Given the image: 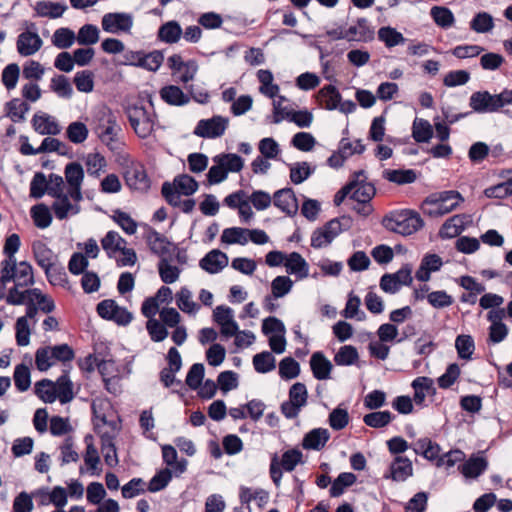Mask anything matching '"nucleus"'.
<instances>
[{
	"instance_id": "f257e3e1",
	"label": "nucleus",
	"mask_w": 512,
	"mask_h": 512,
	"mask_svg": "<svg viewBox=\"0 0 512 512\" xmlns=\"http://www.w3.org/2000/svg\"><path fill=\"white\" fill-rule=\"evenodd\" d=\"M382 225L391 232L408 236L420 230L424 226V221L418 212L405 209L385 215Z\"/></svg>"
},
{
	"instance_id": "f03ea898",
	"label": "nucleus",
	"mask_w": 512,
	"mask_h": 512,
	"mask_svg": "<svg viewBox=\"0 0 512 512\" xmlns=\"http://www.w3.org/2000/svg\"><path fill=\"white\" fill-rule=\"evenodd\" d=\"M462 201H464V198L458 191H442L427 196L423 200L421 208L424 214L430 217H438L455 210Z\"/></svg>"
},
{
	"instance_id": "7ed1b4c3",
	"label": "nucleus",
	"mask_w": 512,
	"mask_h": 512,
	"mask_svg": "<svg viewBox=\"0 0 512 512\" xmlns=\"http://www.w3.org/2000/svg\"><path fill=\"white\" fill-rule=\"evenodd\" d=\"M375 194V185L367 181L365 172H354V212L363 217L371 215L374 211L371 201Z\"/></svg>"
},
{
	"instance_id": "20e7f679",
	"label": "nucleus",
	"mask_w": 512,
	"mask_h": 512,
	"mask_svg": "<svg viewBox=\"0 0 512 512\" xmlns=\"http://www.w3.org/2000/svg\"><path fill=\"white\" fill-rule=\"evenodd\" d=\"M14 282L17 287H30L35 283L34 269L27 261H13L0 263V282L6 285L8 282Z\"/></svg>"
},
{
	"instance_id": "39448f33",
	"label": "nucleus",
	"mask_w": 512,
	"mask_h": 512,
	"mask_svg": "<svg viewBox=\"0 0 512 512\" xmlns=\"http://www.w3.org/2000/svg\"><path fill=\"white\" fill-rule=\"evenodd\" d=\"M127 116L132 128L140 138H147L151 135L156 117L152 103H150V109L138 105L130 106L127 109Z\"/></svg>"
},
{
	"instance_id": "423d86ee",
	"label": "nucleus",
	"mask_w": 512,
	"mask_h": 512,
	"mask_svg": "<svg viewBox=\"0 0 512 512\" xmlns=\"http://www.w3.org/2000/svg\"><path fill=\"white\" fill-rule=\"evenodd\" d=\"M42 45L43 40L37 32L36 25L34 23L26 24V29L17 37V52L23 57L32 56L41 49Z\"/></svg>"
},
{
	"instance_id": "0eeeda50",
	"label": "nucleus",
	"mask_w": 512,
	"mask_h": 512,
	"mask_svg": "<svg viewBox=\"0 0 512 512\" xmlns=\"http://www.w3.org/2000/svg\"><path fill=\"white\" fill-rule=\"evenodd\" d=\"M133 24L132 14L125 12L106 13L101 20L102 29L111 34H130Z\"/></svg>"
},
{
	"instance_id": "6e6552de",
	"label": "nucleus",
	"mask_w": 512,
	"mask_h": 512,
	"mask_svg": "<svg viewBox=\"0 0 512 512\" xmlns=\"http://www.w3.org/2000/svg\"><path fill=\"white\" fill-rule=\"evenodd\" d=\"M96 310L103 319L112 320L119 325H127L132 320V314L125 308L118 306L112 299H106L98 303Z\"/></svg>"
},
{
	"instance_id": "1a4fd4ad",
	"label": "nucleus",
	"mask_w": 512,
	"mask_h": 512,
	"mask_svg": "<svg viewBox=\"0 0 512 512\" xmlns=\"http://www.w3.org/2000/svg\"><path fill=\"white\" fill-rule=\"evenodd\" d=\"M228 119L222 116H213L210 119H202L198 122L194 134L202 138H217L225 133Z\"/></svg>"
},
{
	"instance_id": "9d476101",
	"label": "nucleus",
	"mask_w": 512,
	"mask_h": 512,
	"mask_svg": "<svg viewBox=\"0 0 512 512\" xmlns=\"http://www.w3.org/2000/svg\"><path fill=\"white\" fill-rule=\"evenodd\" d=\"M318 99L328 110L339 109L344 114L352 112V101L341 102V95L333 85L323 87L319 91Z\"/></svg>"
},
{
	"instance_id": "9b49d317",
	"label": "nucleus",
	"mask_w": 512,
	"mask_h": 512,
	"mask_svg": "<svg viewBox=\"0 0 512 512\" xmlns=\"http://www.w3.org/2000/svg\"><path fill=\"white\" fill-rule=\"evenodd\" d=\"M412 475L413 465L411 460L404 456H396L390 463L389 470L385 473L384 478L395 482H403Z\"/></svg>"
},
{
	"instance_id": "f8f14e48",
	"label": "nucleus",
	"mask_w": 512,
	"mask_h": 512,
	"mask_svg": "<svg viewBox=\"0 0 512 512\" xmlns=\"http://www.w3.org/2000/svg\"><path fill=\"white\" fill-rule=\"evenodd\" d=\"M273 204L287 216H294L298 211V200L292 188L277 190L273 195Z\"/></svg>"
},
{
	"instance_id": "ddd939ff",
	"label": "nucleus",
	"mask_w": 512,
	"mask_h": 512,
	"mask_svg": "<svg viewBox=\"0 0 512 512\" xmlns=\"http://www.w3.org/2000/svg\"><path fill=\"white\" fill-rule=\"evenodd\" d=\"M146 240L152 253L159 256L160 259L171 258L172 251L176 249V247H174L166 237L155 230H152L147 234Z\"/></svg>"
},
{
	"instance_id": "4468645a",
	"label": "nucleus",
	"mask_w": 512,
	"mask_h": 512,
	"mask_svg": "<svg viewBox=\"0 0 512 512\" xmlns=\"http://www.w3.org/2000/svg\"><path fill=\"white\" fill-rule=\"evenodd\" d=\"M125 180L127 185L134 190L147 191L150 187V180L145 168L140 164H133L127 168Z\"/></svg>"
},
{
	"instance_id": "2eb2a0df",
	"label": "nucleus",
	"mask_w": 512,
	"mask_h": 512,
	"mask_svg": "<svg viewBox=\"0 0 512 512\" xmlns=\"http://www.w3.org/2000/svg\"><path fill=\"white\" fill-rule=\"evenodd\" d=\"M494 99L488 91H477L471 95L469 105L477 113H492L498 111Z\"/></svg>"
},
{
	"instance_id": "dca6fc26",
	"label": "nucleus",
	"mask_w": 512,
	"mask_h": 512,
	"mask_svg": "<svg viewBox=\"0 0 512 512\" xmlns=\"http://www.w3.org/2000/svg\"><path fill=\"white\" fill-rule=\"evenodd\" d=\"M32 253L37 265L43 270L58 262V255L42 241L32 243Z\"/></svg>"
},
{
	"instance_id": "f3484780",
	"label": "nucleus",
	"mask_w": 512,
	"mask_h": 512,
	"mask_svg": "<svg viewBox=\"0 0 512 512\" xmlns=\"http://www.w3.org/2000/svg\"><path fill=\"white\" fill-rule=\"evenodd\" d=\"M199 265L206 272L215 274L228 265V256L224 252L214 249L200 260Z\"/></svg>"
},
{
	"instance_id": "a211bd4d",
	"label": "nucleus",
	"mask_w": 512,
	"mask_h": 512,
	"mask_svg": "<svg viewBox=\"0 0 512 512\" xmlns=\"http://www.w3.org/2000/svg\"><path fill=\"white\" fill-rule=\"evenodd\" d=\"M32 125L41 135H57L61 131L56 119L46 113H36L32 118Z\"/></svg>"
},
{
	"instance_id": "6ab92c4d",
	"label": "nucleus",
	"mask_w": 512,
	"mask_h": 512,
	"mask_svg": "<svg viewBox=\"0 0 512 512\" xmlns=\"http://www.w3.org/2000/svg\"><path fill=\"white\" fill-rule=\"evenodd\" d=\"M330 438V433L325 428H315L309 431L303 438L302 446L307 450H321Z\"/></svg>"
},
{
	"instance_id": "aec40b11",
	"label": "nucleus",
	"mask_w": 512,
	"mask_h": 512,
	"mask_svg": "<svg viewBox=\"0 0 512 512\" xmlns=\"http://www.w3.org/2000/svg\"><path fill=\"white\" fill-rule=\"evenodd\" d=\"M488 467V461L482 456H471L467 461L459 466L460 472L466 478L479 477Z\"/></svg>"
},
{
	"instance_id": "412c9836",
	"label": "nucleus",
	"mask_w": 512,
	"mask_h": 512,
	"mask_svg": "<svg viewBox=\"0 0 512 512\" xmlns=\"http://www.w3.org/2000/svg\"><path fill=\"white\" fill-rule=\"evenodd\" d=\"M310 366L316 379L325 380L330 377L332 364L321 352H315L311 356Z\"/></svg>"
},
{
	"instance_id": "4be33fe9",
	"label": "nucleus",
	"mask_w": 512,
	"mask_h": 512,
	"mask_svg": "<svg viewBox=\"0 0 512 512\" xmlns=\"http://www.w3.org/2000/svg\"><path fill=\"white\" fill-rule=\"evenodd\" d=\"M213 163H222L224 171L229 173H237L243 169L244 160L235 153H221L212 158Z\"/></svg>"
},
{
	"instance_id": "5701e85b",
	"label": "nucleus",
	"mask_w": 512,
	"mask_h": 512,
	"mask_svg": "<svg viewBox=\"0 0 512 512\" xmlns=\"http://www.w3.org/2000/svg\"><path fill=\"white\" fill-rule=\"evenodd\" d=\"M160 96L166 103L174 106H182L190 101V97L175 85L163 87L160 90Z\"/></svg>"
},
{
	"instance_id": "b1692460",
	"label": "nucleus",
	"mask_w": 512,
	"mask_h": 512,
	"mask_svg": "<svg viewBox=\"0 0 512 512\" xmlns=\"http://www.w3.org/2000/svg\"><path fill=\"white\" fill-rule=\"evenodd\" d=\"M54 385L57 398L62 404L68 403L74 398L73 383L69 378L68 370H64Z\"/></svg>"
},
{
	"instance_id": "393cba45",
	"label": "nucleus",
	"mask_w": 512,
	"mask_h": 512,
	"mask_svg": "<svg viewBox=\"0 0 512 512\" xmlns=\"http://www.w3.org/2000/svg\"><path fill=\"white\" fill-rule=\"evenodd\" d=\"M383 178L397 185H405L415 182L417 175L412 169H386Z\"/></svg>"
},
{
	"instance_id": "a878e982",
	"label": "nucleus",
	"mask_w": 512,
	"mask_h": 512,
	"mask_svg": "<svg viewBox=\"0 0 512 512\" xmlns=\"http://www.w3.org/2000/svg\"><path fill=\"white\" fill-rule=\"evenodd\" d=\"M395 418H396V415L391 413L388 410H385V411H374L373 410V412L368 413L363 417V422L365 423V425H367L371 428L380 429V428H384L387 425H389L392 421L395 420Z\"/></svg>"
},
{
	"instance_id": "bb28decb",
	"label": "nucleus",
	"mask_w": 512,
	"mask_h": 512,
	"mask_svg": "<svg viewBox=\"0 0 512 512\" xmlns=\"http://www.w3.org/2000/svg\"><path fill=\"white\" fill-rule=\"evenodd\" d=\"M102 248L106 251L108 257L112 258L116 252L121 250L126 245V240L122 238L118 232L109 231L101 240Z\"/></svg>"
},
{
	"instance_id": "cd10ccee",
	"label": "nucleus",
	"mask_w": 512,
	"mask_h": 512,
	"mask_svg": "<svg viewBox=\"0 0 512 512\" xmlns=\"http://www.w3.org/2000/svg\"><path fill=\"white\" fill-rule=\"evenodd\" d=\"M284 265L289 274H296L300 278L306 277L308 274V265L298 252H292L286 256Z\"/></svg>"
},
{
	"instance_id": "c85d7f7f",
	"label": "nucleus",
	"mask_w": 512,
	"mask_h": 512,
	"mask_svg": "<svg viewBox=\"0 0 512 512\" xmlns=\"http://www.w3.org/2000/svg\"><path fill=\"white\" fill-rule=\"evenodd\" d=\"M66 9L67 6L64 4L50 1H39L35 6V10L39 16L52 19L61 17Z\"/></svg>"
},
{
	"instance_id": "c756f323",
	"label": "nucleus",
	"mask_w": 512,
	"mask_h": 512,
	"mask_svg": "<svg viewBox=\"0 0 512 512\" xmlns=\"http://www.w3.org/2000/svg\"><path fill=\"white\" fill-rule=\"evenodd\" d=\"M55 198L56 201L52 204V209L59 220L66 219L69 214L75 215L79 212L78 206L71 204L68 195L63 194Z\"/></svg>"
},
{
	"instance_id": "7c9ffc66",
	"label": "nucleus",
	"mask_w": 512,
	"mask_h": 512,
	"mask_svg": "<svg viewBox=\"0 0 512 512\" xmlns=\"http://www.w3.org/2000/svg\"><path fill=\"white\" fill-rule=\"evenodd\" d=\"M182 35V29L177 21H169L158 30V37L165 43L173 44L179 41Z\"/></svg>"
},
{
	"instance_id": "2f4dec72",
	"label": "nucleus",
	"mask_w": 512,
	"mask_h": 512,
	"mask_svg": "<svg viewBox=\"0 0 512 512\" xmlns=\"http://www.w3.org/2000/svg\"><path fill=\"white\" fill-rule=\"evenodd\" d=\"M5 107L7 116L10 117L13 122L23 121L26 113L30 110V105L19 98H13L6 103Z\"/></svg>"
},
{
	"instance_id": "473e14b6",
	"label": "nucleus",
	"mask_w": 512,
	"mask_h": 512,
	"mask_svg": "<svg viewBox=\"0 0 512 512\" xmlns=\"http://www.w3.org/2000/svg\"><path fill=\"white\" fill-rule=\"evenodd\" d=\"M172 257L167 259H160L158 263V272L161 280L166 284L176 282L180 276L181 270L171 264Z\"/></svg>"
},
{
	"instance_id": "72a5a7b5",
	"label": "nucleus",
	"mask_w": 512,
	"mask_h": 512,
	"mask_svg": "<svg viewBox=\"0 0 512 512\" xmlns=\"http://www.w3.org/2000/svg\"><path fill=\"white\" fill-rule=\"evenodd\" d=\"M412 136L416 142L426 143L433 136V128L427 120L416 118L412 126Z\"/></svg>"
},
{
	"instance_id": "f704fd0d",
	"label": "nucleus",
	"mask_w": 512,
	"mask_h": 512,
	"mask_svg": "<svg viewBox=\"0 0 512 512\" xmlns=\"http://www.w3.org/2000/svg\"><path fill=\"white\" fill-rule=\"evenodd\" d=\"M31 217L36 227L45 229L52 222V215L47 205L40 203L31 208Z\"/></svg>"
},
{
	"instance_id": "c9c22d12",
	"label": "nucleus",
	"mask_w": 512,
	"mask_h": 512,
	"mask_svg": "<svg viewBox=\"0 0 512 512\" xmlns=\"http://www.w3.org/2000/svg\"><path fill=\"white\" fill-rule=\"evenodd\" d=\"M315 171L308 162H296L290 165V180L294 184H301L308 179Z\"/></svg>"
},
{
	"instance_id": "e433bc0d",
	"label": "nucleus",
	"mask_w": 512,
	"mask_h": 512,
	"mask_svg": "<svg viewBox=\"0 0 512 512\" xmlns=\"http://www.w3.org/2000/svg\"><path fill=\"white\" fill-rule=\"evenodd\" d=\"M99 33L97 26L85 24L79 29L76 35V42L82 46L96 44L99 41Z\"/></svg>"
},
{
	"instance_id": "4c0bfd02",
	"label": "nucleus",
	"mask_w": 512,
	"mask_h": 512,
	"mask_svg": "<svg viewBox=\"0 0 512 512\" xmlns=\"http://www.w3.org/2000/svg\"><path fill=\"white\" fill-rule=\"evenodd\" d=\"M378 38L380 41L384 42L385 46L388 48L403 44L406 41L402 33L390 26L381 27L378 30Z\"/></svg>"
},
{
	"instance_id": "58836bf2",
	"label": "nucleus",
	"mask_w": 512,
	"mask_h": 512,
	"mask_svg": "<svg viewBox=\"0 0 512 512\" xmlns=\"http://www.w3.org/2000/svg\"><path fill=\"white\" fill-rule=\"evenodd\" d=\"M248 229L231 227L223 230L221 241L226 244L245 245L248 242Z\"/></svg>"
},
{
	"instance_id": "ea45409f",
	"label": "nucleus",
	"mask_w": 512,
	"mask_h": 512,
	"mask_svg": "<svg viewBox=\"0 0 512 512\" xmlns=\"http://www.w3.org/2000/svg\"><path fill=\"white\" fill-rule=\"evenodd\" d=\"M253 366L258 373H268L275 369V357L269 351H263L253 356Z\"/></svg>"
},
{
	"instance_id": "a19ab883",
	"label": "nucleus",
	"mask_w": 512,
	"mask_h": 512,
	"mask_svg": "<svg viewBox=\"0 0 512 512\" xmlns=\"http://www.w3.org/2000/svg\"><path fill=\"white\" fill-rule=\"evenodd\" d=\"M59 450L60 463L62 466L79 460V454L75 449L74 440L71 436L64 439L63 443L59 446Z\"/></svg>"
},
{
	"instance_id": "79ce46f5",
	"label": "nucleus",
	"mask_w": 512,
	"mask_h": 512,
	"mask_svg": "<svg viewBox=\"0 0 512 512\" xmlns=\"http://www.w3.org/2000/svg\"><path fill=\"white\" fill-rule=\"evenodd\" d=\"M88 134L87 126L80 121L70 123L66 129L67 138L74 144L83 143L87 139Z\"/></svg>"
},
{
	"instance_id": "37998d69",
	"label": "nucleus",
	"mask_w": 512,
	"mask_h": 512,
	"mask_svg": "<svg viewBox=\"0 0 512 512\" xmlns=\"http://www.w3.org/2000/svg\"><path fill=\"white\" fill-rule=\"evenodd\" d=\"M36 395L46 403H53L57 399L54 382L43 379L35 384Z\"/></svg>"
},
{
	"instance_id": "c03bdc74",
	"label": "nucleus",
	"mask_w": 512,
	"mask_h": 512,
	"mask_svg": "<svg viewBox=\"0 0 512 512\" xmlns=\"http://www.w3.org/2000/svg\"><path fill=\"white\" fill-rule=\"evenodd\" d=\"M76 41L75 33L69 28H59L52 36V43L59 49L70 48Z\"/></svg>"
},
{
	"instance_id": "a18cd8bd",
	"label": "nucleus",
	"mask_w": 512,
	"mask_h": 512,
	"mask_svg": "<svg viewBox=\"0 0 512 512\" xmlns=\"http://www.w3.org/2000/svg\"><path fill=\"white\" fill-rule=\"evenodd\" d=\"M51 90L61 98H71L73 88L69 79L64 75H57L51 79Z\"/></svg>"
},
{
	"instance_id": "49530a36",
	"label": "nucleus",
	"mask_w": 512,
	"mask_h": 512,
	"mask_svg": "<svg viewBox=\"0 0 512 512\" xmlns=\"http://www.w3.org/2000/svg\"><path fill=\"white\" fill-rule=\"evenodd\" d=\"M430 14L435 23L442 28L451 27L455 20L452 11L447 7L434 6Z\"/></svg>"
},
{
	"instance_id": "de8ad7c7",
	"label": "nucleus",
	"mask_w": 512,
	"mask_h": 512,
	"mask_svg": "<svg viewBox=\"0 0 512 512\" xmlns=\"http://www.w3.org/2000/svg\"><path fill=\"white\" fill-rule=\"evenodd\" d=\"M239 497L242 504H248L252 500H256L259 506H263L268 502L269 493L263 489L252 491L250 488L242 487Z\"/></svg>"
},
{
	"instance_id": "09e8293b",
	"label": "nucleus",
	"mask_w": 512,
	"mask_h": 512,
	"mask_svg": "<svg viewBox=\"0 0 512 512\" xmlns=\"http://www.w3.org/2000/svg\"><path fill=\"white\" fill-rule=\"evenodd\" d=\"M176 303L180 310L186 313H195L199 306L192 300L191 291L182 287L176 294Z\"/></svg>"
},
{
	"instance_id": "8fccbe9b",
	"label": "nucleus",
	"mask_w": 512,
	"mask_h": 512,
	"mask_svg": "<svg viewBox=\"0 0 512 512\" xmlns=\"http://www.w3.org/2000/svg\"><path fill=\"white\" fill-rule=\"evenodd\" d=\"M180 194L185 196L192 195L198 189L197 181L186 174L180 175L175 178L174 184L172 185Z\"/></svg>"
},
{
	"instance_id": "3c124183",
	"label": "nucleus",
	"mask_w": 512,
	"mask_h": 512,
	"mask_svg": "<svg viewBox=\"0 0 512 512\" xmlns=\"http://www.w3.org/2000/svg\"><path fill=\"white\" fill-rule=\"evenodd\" d=\"M455 347L461 359L469 360L475 349L474 340L470 335H459L455 340Z\"/></svg>"
},
{
	"instance_id": "603ef678",
	"label": "nucleus",
	"mask_w": 512,
	"mask_h": 512,
	"mask_svg": "<svg viewBox=\"0 0 512 512\" xmlns=\"http://www.w3.org/2000/svg\"><path fill=\"white\" fill-rule=\"evenodd\" d=\"M493 27V18L487 12L477 13L470 22V28L477 33H486L492 30Z\"/></svg>"
},
{
	"instance_id": "864d4df0",
	"label": "nucleus",
	"mask_w": 512,
	"mask_h": 512,
	"mask_svg": "<svg viewBox=\"0 0 512 512\" xmlns=\"http://www.w3.org/2000/svg\"><path fill=\"white\" fill-rule=\"evenodd\" d=\"M14 384L18 391L24 392L31 385L30 370L25 364H19L14 370Z\"/></svg>"
},
{
	"instance_id": "5fc2aeb1",
	"label": "nucleus",
	"mask_w": 512,
	"mask_h": 512,
	"mask_svg": "<svg viewBox=\"0 0 512 512\" xmlns=\"http://www.w3.org/2000/svg\"><path fill=\"white\" fill-rule=\"evenodd\" d=\"M300 373L299 363L292 357H285L279 363V375L282 379H294Z\"/></svg>"
},
{
	"instance_id": "6e6d98bb",
	"label": "nucleus",
	"mask_w": 512,
	"mask_h": 512,
	"mask_svg": "<svg viewBox=\"0 0 512 512\" xmlns=\"http://www.w3.org/2000/svg\"><path fill=\"white\" fill-rule=\"evenodd\" d=\"M330 41L345 40L348 44L352 41V26L336 25L326 30L325 35Z\"/></svg>"
},
{
	"instance_id": "4d7b16f0",
	"label": "nucleus",
	"mask_w": 512,
	"mask_h": 512,
	"mask_svg": "<svg viewBox=\"0 0 512 512\" xmlns=\"http://www.w3.org/2000/svg\"><path fill=\"white\" fill-rule=\"evenodd\" d=\"M21 287L14 285L8 291L6 302L10 305H23L32 298V288L20 290Z\"/></svg>"
},
{
	"instance_id": "13d9d810",
	"label": "nucleus",
	"mask_w": 512,
	"mask_h": 512,
	"mask_svg": "<svg viewBox=\"0 0 512 512\" xmlns=\"http://www.w3.org/2000/svg\"><path fill=\"white\" fill-rule=\"evenodd\" d=\"M172 479V471L168 468L160 470L156 473L148 484V490L150 492H158L163 490Z\"/></svg>"
},
{
	"instance_id": "bf43d9fd",
	"label": "nucleus",
	"mask_w": 512,
	"mask_h": 512,
	"mask_svg": "<svg viewBox=\"0 0 512 512\" xmlns=\"http://www.w3.org/2000/svg\"><path fill=\"white\" fill-rule=\"evenodd\" d=\"M20 75V68L16 63L8 64L2 71L1 80L7 90L16 87Z\"/></svg>"
},
{
	"instance_id": "052dcab7",
	"label": "nucleus",
	"mask_w": 512,
	"mask_h": 512,
	"mask_svg": "<svg viewBox=\"0 0 512 512\" xmlns=\"http://www.w3.org/2000/svg\"><path fill=\"white\" fill-rule=\"evenodd\" d=\"M65 178L69 187L81 186L84 178L82 166L77 162L67 164L65 167Z\"/></svg>"
},
{
	"instance_id": "680f3d73",
	"label": "nucleus",
	"mask_w": 512,
	"mask_h": 512,
	"mask_svg": "<svg viewBox=\"0 0 512 512\" xmlns=\"http://www.w3.org/2000/svg\"><path fill=\"white\" fill-rule=\"evenodd\" d=\"M460 367L457 363L449 364L446 368V371L444 374H442L438 379V386L441 389H448L450 388L459 378L460 376Z\"/></svg>"
},
{
	"instance_id": "e2e57ef3",
	"label": "nucleus",
	"mask_w": 512,
	"mask_h": 512,
	"mask_svg": "<svg viewBox=\"0 0 512 512\" xmlns=\"http://www.w3.org/2000/svg\"><path fill=\"white\" fill-rule=\"evenodd\" d=\"M293 286V281L288 276H277L271 283L274 298H281L288 294Z\"/></svg>"
},
{
	"instance_id": "0e129e2a",
	"label": "nucleus",
	"mask_w": 512,
	"mask_h": 512,
	"mask_svg": "<svg viewBox=\"0 0 512 512\" xmlns=\"http://www.w3.org/2000/svg\"><path fill=\"white\" fill-rule=\"evenodd\" d=\"M163 60L164 55L158 50L152 51L150 53L143 52L140 67L155 72L160 68Z\"/></svg>"
},
{
	"instance_id": "69168bd1",
	"label": "nucleus",
	"mask_w": 512,
	"mask_h": 512,
	"mask_svg": "<svg viewBox=\"0 0 512 512\" xmlns=\"http://www.w3.org/2000/svg\"><path fill=\"white\" fill-rule=\"evenodd\" d=\"M112 219L129 235L137 230V223L126 212L117 209L113 212Z\"/></svg>"
},
{
	"instance_id": "338daca9",
	"label": "nucleus",
	"mask_w": 512,
	"mask_h": 512,
	"mask_svg": "<svg viewBox=\"0 0 512 512\" xmlns=\"http://www.w3.org/2000/svg\"><path fill=\"white\" fill-rule=\"evenodd\" d=\"M146 329L150 335V338L154 342H161L168 336V330L165 325L159 320L153 318L149 319L146 323Z\"/></svg>"
},
{
	"instance_id": "774afa93",
	"label": "nucleus",
	"mask_w": 512,
	"mask_h": 512,
	"mask_svg": "<svg viewBox=\"0 0 512 512\" xmlns=\"http://www.w3.org/2000/svg\"><path fill=\"white\" fill-rule=\"evenodd\" d=\"M291 144L300 151L308 152L314 148L316 140L308 132H298L293 136Z\"/></svg>"
}]
</instances>
